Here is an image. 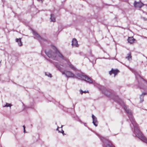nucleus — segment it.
Segmentation results:
<instances>
[{"instance_id": "nucleus-23", "label": "nucleus", "mask_w": 147, "mask_h": 147, "mask_svg": "<svg viewBox=\"0 0 147 147\" xmlns=\"http://www.w3.org/2000/svg\"><path fill=\"white\" fill-rule=\"evenodd\" d=\"M42 0H38V1H42Z\"/></svg>"}, {"instance_id": "nucleus-8", "label": "nucleus", "mask_w": 147, "mask_h": 147, "mask_svg": "<svg viewBox=\"0 0 147 147\" xmlns=\"http://www.w3.org/2000/svg\"><path fill=\"white\" fill-rule=\"evenodd\" d=\"M72 45L73 47H78V42L77 40L75 39L74 38L72 40Z\"/></svg>"}, {"instance_id": "nucleus-16", "label": "nucleus", "mask_w": 147, "mask_h": 147, "mask_svg": "<svg viewBox=\"0 0 147 147\" xmlns=\"http://www.w3.org/2000/svg\"><path fill=\"white\" fill-rule=\"evenodd\" d=\"M131 55L130 54V53L128 54H127V56L126 57L127 58L128 60H129L131 59Z\"/></svg>"}, {"instance_id": "nucleus-24", "label": "nucleus", "mask_w": 147, "mask_h": 147, "mask_svg": "<svg viewBox=\"0 0 147 147\" xmlns=\"http://www.w3.org/2000/svg\"><path fill=\"white\" fill-rule=\"evenodd\" d=\"M81 94H82L83 92H81Z\"/></svg>"}, {"instance_id": "nucleus-9", "label": "nucleus", "mask_w": 147, "mask_h": 147, "mask_svg": "<svg viewBox=\"0 0 147 147\" xmlns=\"http://www.w3.org/2000/svg\"><path fill=\"white\" fill-rule=\"evenodd\" d=\"M119 72V71L117 69H113L112 70L109 72V74L110 75L111 74H114V77Z\"/></svg>"}, {"instance_id": "nucleus-6", "label": "nucleus", "mask_w": 147, "mask_h": 147, "mask_svg": "<svg viewBox=\"0 0 147 147\" xmlns=\"http://www.w3.org/2000/svg\"><path fill=\"white\" fill-rule=\"evenodd\" d=\"M134 5L135 7L140 8L143 5V4L141 2H135L134 4Z\"/></svg>"}, {"instance_id": "nucleus-7", "label": "nucleus", "mask_w": 147, "mask_h": 147, "mask_svg": "<svg viewBox=\"0 0 147 147\" xmlns=\"http://www.w3.org/2000/svg\"><path fill=\"white\" fill-rule=\"evenodd\" d=\"M92 118L93 120V123L95 126H97L98 125V122L97 121L96 117L93 115H92Z\"/></svg>"}, {"instance_id": "nucleus-25", "label": "nucleus", "mask_w": 147, "mask_h": 147, "mask_svg": "<svg viewBox=\"0 0 147 147\" xmlns=\"http://www.w3.org/2000/svg\"><path fill=\"white\" fill-rule=\"evenodd\" d=\"M31 125V126L32 127V125Z\"/></svg>"}, {"instance_id": "nucleus-19", "label": "nucleus", "mask_w": 147, "mask_h": 147, "mask_svg": "<svg viewBox=\"0 0 147 147\" xmlns=\"http://www.w3.org/2000/svg\"><path fill=\"white\" fill-rule=\"evenodd\" d=\"M35 35L36 36V37H38L39 36L36 33H34Z\"/></svg>"}, {"instance_id": "nucleus-18", "label": "nucleus", "mask_w": 147, "mask_h": 147, "mask_svg": "<svg viewBox=\"0 0 147 147\" xmlns=\"http://www.w3.org/2000/svg\"><path fill=\"white\" fill-rule=\"evenodd\" d=\"M45 74L48 77H51V74L49 73H46Z\"/></svg>"}, {"instance_id": "nucleus-13", "label": "nucleus", "mask_w": 147, "mask_h": 147, "mask_svg": "<svg viewBox=\"0 0 147 147\" xmlns=\"http://www.w3.org/2000/svg\"><path fill=\"white\" fill-rule=\"evenodd\" d=\"M57 130L59 132H61L63 134L64 132V131L61 127H58Z\"/></svg>"}, {"instance_id": "nucleus-17", "label": "nucleus", "mask_w": 147, "mask_h": 147, "mask_svg": "<svg viewBox=\"0 0 147 147\" xmlns=\"http://www.w3.org/2000/svg\"><path fill=\"white\" fill-rule=\"evenodd\" d=\"M57 56H58L59 57L61 58L63 57L62 55L59 52H58L57 54Z\"/></svg>"}, {"instance_id": "nucleus-2", "label": "nucleus", "mask_w": 147, "mask_h": 147, "mask_svg": "<svg viewBox=\"0 0 147 147\" xmlns=\"http://www.w3.org/2000/svg\"><path fill=\"white\" fill-rule=\"evenodd\" d=\"M122 102L123 103V105L121 103H120V104L121 106H122L123 105L124 108L126 111V113L128 114V115L130 120L131 119L132 120V118H133V117L132 116V112L131 111L128 109L127 106L124 104L123 102Z\"/></svg>"}, {"instance_id": "nucleus-21", "label": "nucleus", "mask_w": 147, "mask_h": 147, "mask_svg": "<svg viewBox=\"0 0 147 147\" xmlns=\"http://www.w3.org/2000/svg\"><path fill=\"white\" fill-rule=\"evenodd\" d=\"M70 67L72 68V69H75V68H74V67L73 66H70Z\"/></svg>"}, {"instance_id": "nucleus-20", "label": "nucleus", "mask_w": 147, "mask_h": 147, "mask_svg": "<svg viewBox=\"0 0 147 147\" xmlns=\"http://www.w3.org/2000/svg\"><path fill=\"white\" fill-rule=\"evenodd\" d=\"M23 127L24 128V133H25V126L24 125L23 126Z\"/></svg>"}, {"instance_id": "nucleus-22", "label": "nucleus", "mask_w": 147, "mask_h": 147, "mask_svg": "<svg viewBox=\"0 0 147 147\" xmlns=\"http://www.w3.org/2000/svg\"><path fill=\"white\" fill-rule=\"evenodd\" d=\"M80 92H88V91L86 92V91H83L81 90H80Z\"/></svg>"}, {"instance_id": "nucleus-5", "label": "nucleus", "mask_w": 147, "mask_h": 147, "mask_svg": "<svg viewBox=\"0 0 147 147\" xmlns=\"http://www.w3.org/2000/svg\"><path fill=\"white\" fill-rule=\"evenodd\" d=\"M63 74H65L68 77H73L74 76V74L71 72L69 71H65L62 72Z\"/></svg>"}, {"instance_id": "nucleus-14", "label": "nucleus", "mask_w": 147, "mask_h": 147, "mask_svg": "<svg viewBox=\"0 0 147 147\" xmlns=\"http://www.w3.org/2000/svg\"><path fill=\"white\" fill-rule=\"evenodd\" d=\"M12 106V105L11 104H9L7 103H6V104L5 105L3 106V107H11V106Z\"/></svg>"}, {"instance_id": "nucleus-4", "label": "nucleus", "mask_w": 147, "mask_h": 147, "mask_svg": "<svg viewBox=\"0 0 147 147\" xmlns=\"http://www.w3.org/2000/svg\"><path fill=\"white\" fill-rule=\"evenodd\" d=\"M78 76L79 79L84 80L90 83H92V80L86 76L78 74Z\"/></svg>"}, {"instance_id": "nucleus-1", "label": "nucleus", "mask_w": 147, "mask_h": 147, "mask_svg": "<svg viewBox=\"0 0 147 147\" xmlns=\"http://www.w3.org/2000/svg\"><path fill=\"white\" fill-rule=\"evenodd\" d=\"M131 118H132V120L131 119L130 121L131 123V124L130 125V126L132 128L133 127H134V132L135 134V136L138 137L142 141L147 144V139L142 134L141 132L138 129V125L134 118L132 117Z\"/></svg>"}, {"instance_id": "nucleus-10", "label": "nucleus", "mask_w": 147, "mask_h": 147, "mask_svg": "<svg viewBox=\"0 0 147 147\" xmlns=\"http://www.w3.org/2000/svg\"><path fill=\"white\" fill-rule=\"evenodd\" d=\"M128 42L131 44H132L135 42L136 40L133 37H129L128 39Z\"/></svg>"}, {"instance_id": "nucleus-15", "label": "nucleus", "mask_w": 147, "mask_h": 147, "mask_svg": "<svg viewBox=\"0 0 147 147\" xmlns=\"http://www.w3.org/2000/svg\"><path fill=\"white\" fill-rule=\"evenodd\" d=\"M51 21L53 22H55V19L53 15H51L50 18Z\"/></svg>"}, {"instance_id": "nucleus-3", "label": "nucleus", "mask_w": 147, "mask_h": 147, "mask_svg": "<svg viewBox=\"0 0 147 147\" xmlns=\"http://www.w3.org/2000/svg\"><path fill=\"white\" fill-rule=\"evenodd\" d=\"M101 139L104 143L103 147H114L112 144L105 138L102 137Z\"/></svg>"}, {"instance_id": "nucleus-12", "label": "nucleus", "mask_w": 147, "mask_h": 147, "mask_svg": "<svg viewBox=\"0 0 147 147\" xmlns=\"http://www.w3.org/2000/svg\"><path fill=\"white\" fill-rule=\"evenodd\" d=\"M146 93L145 92H144L140 96V102H142L143 101V96L144 95L146 94Z\"/></svg>"}, {"instance_id": "nucleus-11", "label": "nucleus", "mask_w": 147, "mask_h": 147, "mask_svg": "<svg viewBox=\"0 0 147 147\" xmlns=\"http://www.w3.org/2000/svg\"><path fill=\"white\" fill-rule=\"evenodd\" d=\"M16 41L18 42L19 46H21L22 45V43L21 42V38H17L16 39Z\"/></svg>"}]
</instances>
